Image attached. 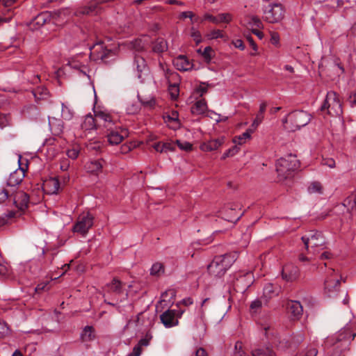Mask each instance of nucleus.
I'll return each mask as SVG.
<instances>
[{"mask_svg":"<svg viewBox=\"0 0 356 356\" xmlns=\"http://www.w3.org/2000/svg\"><path fill=\"white\" fill-rule=\"evenodd\" d=\"M279 289L277 287H275L271 283L266 284L264 287L262 297L264 299V303L267 304V302L270 298L277 296L279 293Z\"/></svg>","mask_w":356,"mask_h":356,"instance_id":"obj_22","label":"nucleus"},{"mask_svg":"<svg viewBox=\"0 0 356 356\" xmlns=\"http://www.w3.org/2000/svg\"><path fill=\"white\" fill-rule=\"evenodd\" d=\"M343 206L349 209H354L356 208V195L353 193L344 200Z\"/></svg>","mask_w":356,"mask_h":356,"instance_id":"obj_36","label":"nucleus"},{"mask_svg":"<svg viewBox=\"0 0 356 356\" xmlns=\"http://www.w3.org/2000/svg\"><path fill=\"white\" fill-rule=\"evenodd\" d=\"M49 18L47 13H42L38 15L30 23V28L36 30L44 25Z\"/></svg>","mask_w":356,"mask_h":356,"instance_id":"obj_23","label":"nucleus"},{"mask_svg":"<svg viewBox=\"0 0 356 356\" xmlns=\"http://www.w3.org/2000/svg\"><path fill=\"white\" fill-rule=\"evenodd\" d=\"M280 42V36L277 33L271 32L270 33V42L273 44L277 45Z\"/></svg>","mask_w":356,"mask_h":356,"instance_id":"obj_57","label":"nucleus"},{"mask_svg":"<svg viewBox=\"0 0 356 356\" xmlns=\"http://www.w3.org/2000/svg\"><path fill=\"white\" fill-rule=\"evenodd\" d=\"M300 167V161L296 156L289 154L281 157L276 162V171L279 181H284L292 177L293 172Z\"/></svg>","mask_w":356,"mask_h":356,"instance_id":"obj_1","label":"nucleus"},{"mask_svg":"<svg viewBox=\"0 0 356 356\" xmlns=\"http://www.w3.org/2000/svg\"><path fill=\"white\" fill-rule=\"evenodd\" d=\"M177 146L181 149L185 151H191L192 149V144L187 141L181 142L179 140L176 141Z\"/></svg>","mask_w":356,"mask_h":356,"instance_id":"obj_45","label":"nucleus"},{"mask_svg":"<svg viewBox=\"0 0 356 356\" xmlns=\"http://www.w3.org/2000/svg\"><path fill=\"white\" fill-rule=\"evenodd\" d=\"M301 239L305 244L307 254L315 256L325 248V241L321 232H310L302 236Z\"/></svg>","mask_w":356,"mask_h":356,"instance_id":"obj_2","label":"nucleus"},{"mask_svg":"<svg viewBox=\"0 0 356 356\" xmlns=\"http://www.w3.org/2000/svg\"><path fill=\"white\" fill-rule=\"evenodd\" d=\"M68 65L73 69L77 70H81V67H84L81 60H76L74 58H71V60H68Z\"/></svg>","mask_w":356,"mask_h":356,"instance_id":"obj_49","label":"nucleus"},{"mask_svg":"<svg viewBox=\"0 0 356 356\" xmlns=\"http://www.w3.org/2000/svg\"><path fill=\"white\" fill-rule=\"evenodd\" d=\"M322 164L333 168L335 167V161L331 158L325 159H323Z\"/></svg>","mask_w":356,"mask_h":356,"instance_id":"obj_59","label":"nucleus"},{"mask_svg":"<svg viewBox=\"0 0 356 356\" xmlns=\"http://www.w3.org/2000/svg\"><path fill=\"white\" fill-rule=\"evenodd\" d=\"M163 266L160 263L153 264L151 268V275H159L161 273H163Z\"/></svg>","mask_w":356,"mask_h":356,"instance_id":"obj_42","label":"nucleus"},{"mask_svg":"<svg viewBox=\"0 0 356 356\" xmlns=\"http://www.w3.org/2000/svg\"><path fill=\"white\" fill-rule=\"evenodd\" d=\"M285 16V8L280 3H270L263 10V19L268 23L280 22Z\"/></svg>","mask_w":356,"mask_h":356,"instance_id":"obj_4","label":"nucleus"},{"mask_svg":"<svg viewBox=\"0 0 356 356\" xmlns=\"http://www.w3.org/2000/svg\"><path fill=\"white\" fill-rule=\"evenodd\" d=\"M152 147L156 152L160 153H165L163 143H156L152 145Z\"/></svg>","mask_w":356,"mask_h":356,"instance_id":"obj_58","label":"nucleus"},{"mask_svg":"<svg viewBox=\"0 0 356 356\" xmlns=\"http://www.w3.org/2000/svg\"><path fill=\"white\" fill-rule=\"evenodd\" d=\"M240 24L251 31L255 29H264L261 20L257 15H245L241 19Z\"/></svg>","mask_w":356,"mask_h":356,"instance_id":"obj_12","label":"nucleus"},{"mask_svg":"<svg viewBox=\"0 0 356 356\" xmlns=\"http://www.w3.org/2000/svg\"><path fill=\"white\" fill-rule=\"evenodd\" d=\"M332 273L325 281V291L330 298H336L339 296L340 287V279L335 274V270L332 269Z\"/></svg>","mask_w":356,"mask_h":356,"instance_id":"obj_9","label":"nucleus"},{"mask_svg":"<svg viewBox=\"0 0 356 356\" xmlns=\"http://www.w3.org/2000/svg\"><path fill=\"white\" fill-rule=\"evenodd\" d=\"M49 127L54 135L60 136L63 132L64 125L63 122L56 118L49 120Z\"/></svg>","mask_w":356,"mask_h":356,"instance_id":"obj_26","label":"nucleus"},{"mask_svg":"<svg viewBox=\"0 0 356 356\" xmlns=\"http://www.w3.org/2000/svg\"><path fill=\"white\" fill-rule=\"evenodd\" d=\"M37 94H39L40 95V97H39L38 98H44L46 96H47L48 95V90L47 88H38L35 93H34V95L36 96Z\"/></svg>","mask_w":356,"mask_h":356,"instance_id":"obj_56","label":"nucleus"},{"mask_svg":"<svg viewBox=\"0 0 356 356\" xmlns=\"http://www.w3.org/2000/svg\"><path fill=\"white\" fill-rule=\"evenodd\" d=\"M263 302L261 299H256L251 302L250 307L252 311L257 312L261 308Z\"/></svg>","mask_w":356,"mask_h":356,"instance_id":"obj_50","label":"nucleus"},{"mask_svg":"<svg viewBox=\"0 0 356 356\" xmlns=\"http://www.w3.org/2000/svg\"><path fill=\"white\" fill-rule=\"evenodd\" d=\"M159 68L163 72L166 82L168 84V90L172 99H176L179 95V74L170 70L165 64L159 63Z\"/></svg>","mask_w":356,"mask_h":356,"instance_id":"obj_7","label":"nucleus"},{"mask_svg":"<svg viewBox=\"0 0 356 356\" xmlns=\"http://www.w3.org/2000/svg\"><path fill=\"white\" fill-rule=\"evenodd\" d=\"M246 39L248 41V42H249L250 45V47H252V50H254V51H257V50H258L257 45L255 43V42L254 41V40L252 38V36L251 35H248L246 37Z\"/></svg>","mask_w":356,"mask_h":356,"instance_id":"obj_62","label":"nucleus"},{"mask_svg":"<svg viewBox=\"0 0 356 356\" xmlns=\"http://www.w3.org/2000/svg\"><path fill=\"white\" fill-rule=\"evenodd\" d=\"M282 276L288 282L295 281L299 276L298 268L293 264H286L282 268Z\"/></svg>","mask_w":356,"mask_h":356,"instance_id":"obj_16","label":"nucleus"},{"mask_svg":"<svg viewBox=\"0 0 356 356\" xmlns=\"http://www.w3.org/2000/svg\"><path fill=\"white\" fill-rule=\"evenodd\" d=\"M332 256L333 254L330 252L324 251L320 254L319 258L321 260L330 259Z\"/></svg>","mask_w":356,"mask_h":356,"instance_id":"obj_64","label":"nucleus"},{"mask_svg":"<svg viewBox=\"0 0 356 356\" xmlns=\"http://www.w3.org/2000/svg\"><path fill=\"white\" fill-rule=\"evenodd\" d=\"M80 151L79 145L77 144L72 145L71 149H68V158L72 159H76Z\"/></svg>","mask_w":356,"mask_h":356,"instance_id":"obj_43","label":"nucleus"},{"mask_svg":"<svg viewBox=\"0 0 356 356\" xmlns=\"http://www.w3.org/2000/svg\"><path fill=\"white\" fill-rule=\"evenodd\" d=\"M308 191L309 193H323V187L320 182L314 181L312 182L310 186L308 187Z\"/></svg>","mask_w":356,"mask_h":356,"instance_id":"obj_40","label":"nucleus"},{"mask_svg":"<svg viewBox=\"0 0 356 356\" xmlns=\"http://www.w3.org/2000/svg\"><path fill=\"white\" fill-rule=\"evenodd\" d=\"M288 312L293 320L299 319L303 312V308L300 302L291 300L287 304Z\"/></svg>","mask_w":356,"mask_h":356,"instance_id":"obj_18","label":"nucleus"},{"mask_svg":"<svg viewBox=\"0 0 356 356\" xmlns=\"http://www.w3.org/2000/svg\"><path fill=\"white\" fill-rule=\"evenodd\" d=\"M239 150V148L236 145L232 148L227 149L222 155V159H225L227 157L232 156L236 154Z\"/></svg>","mask_w":356,"mask_h":356,"instance_id":"obj_52","label":"nucleus"},{"mask_svg":"<svg viewBox=\"0 0 356 356\" xmlns=\"http://www.w3.org/2000/svg\"><path fill=\"white\" fill-rule=\"evenodd\" d=\"M24 176L25 168L21 166L10 175L6 187L0 192V203L8 199L10 194L13 195V192L16 190L15 186L21 183Z\"/></svg>","mask_w":356,"mask_h":356,"instance_id":"obj_3","label":"nucleus"},{"mask_svg":"<svg viewBox=\"0 0 356 356\" xmlns=\"http://www.w3.org/2000/svg\"><path fill=\"white\" fill-rule=\"evenodd\" d=\"M82 129L86 130H92L98 129L96 118L91 114L86 115L85 119L81 124Z\"/></svg>","mask_w":356,"mask_h":356,"instance_id":"obj_27","label":"nucleus"},{"mask_svg":"<svg viewBox=\"0 0 356 356\" xmlns=\"http://www.w3.org/2000/svg\"><path fill=\"white\" fill-rule=\"evenodd\" d=\"M8 198L13 200V204L17 208L21 211H24L28 207L29 202V197L27 193L22 191H15L13 193L9 195Z\"/></svg>","mask_w":356,"mask_h":356,"instance_id":"obj_11","label":"nucleus"},{"mask_svg":"<svg viewBox=\"0 0 356 356\" xmlns=\"http://www.w3.org/2000/svg\"><path fill=\"white\" fill-rule=\"evenodd\" d=\"M250 278H251V273H247L245 275H240L239 278L237 279L236 284H234L235 286L238 287L239 282H241L245 280L246 279H250Z\"/></svg>","mask_w":356,"mask_h":356,"instance_id":"obj_61","label":"nucleus"},{"mask_svg":"<svg viewBox=\"0 0 356 356\" xmlns=\"http://www.w3.org/2000/svg\"><path fill=\"white\" fill-rule=\"evenodd\" d=\"M234 356H248L243 350L242 343L237 341L235 343V352Z\"/></svg>","mask_w":356,"mask_h":356,"instance_id":"obj_44","label":"nucleus"},{"mask_svg":"<svg viewBox=\"0 0 356 356\" xmlns=\"http://www.w3.org/2000/svg\"><path fill=\"white\" fill-rule=\"evenodd\" d=\"M56 78L58 79V81L59 83H60V80L63 78L65 79V70L64 68H59L56 72Z\"/></svg>","mask_w":356,"mask_h":356,"instance_id":"obj_60","label":"nucleus"},{"mask_svg":"<svg viewBox=\"0 0 356 356\" xmlns=\"http://www.w3.org/2000/svg\"><path fill=\"white\" fill-rule=\"evenodd\" d=\"M91 49H93L92 54H95L96 51L100 50L101 51L98 54L97 58L102 60H104L105 58H106L107 54L110 53L109 51L103 48L102 44H97L94 45Z\"/></svg>","mask_w":356,"mask_h":356,"instance_id":"obj_35","label":"nucleus"},{"mask_svg":"<svg viewBox=\"0 0 356 356\" xmlns=\"http://www.w3.org/2000/svg\"><path fill=\"white\" fill-rule=\"evenodd\" d=\"M225 143V137L211 139L201 144L200 149L204 152L218 149Z\"/></svg>","mask_w":356,"mask_h":356,"instance_id":"obj_20","label":"nucleus"},{"mask_svg":"<svg viewBox=\"0 0 356 356\" xmlns=\"http://www.w3.org/2000/svg\"><path fill=\"white\" fill-rule=\"evenodd\" d=\"M207 269L209 274L215 277H221L227 271V268L224 265L222 266V263L220 262V259H218L217 257H215L211 263L208 266Z\"/></svg>","mask_w":356,"mask_h":356,"instance_id":"obj_14","label":"nucleus"},{"mask_svg":"<svg viewBox=\"0 0 356 356\" xmlns=\"http://www.w3.org/2000/svg\"><path fill=\"white\" fill-rule=\"evenodd\" d=\"M94 113L98 128L104 127L106 129H111L114 127L112 116L108 113L101 110H95Z\"/></svg>","mask_w":356,"mask_h":356,"instance_id":"obj_10","label":"nucleus"},{"mask_svg":"<svg viewBox=\"0 0 356 356\" xmlns=\"http://www.w3.org/2000/svg\"><path fill=\"white\" fill-rule=\"evenodd\" d=\"M318 350L316 348L310 347L307 348L305 354V356H316Z\"/></svg>","mask_w":356,"mask_h":356,"instance_id":"obj_63","label":"nucleus"},{"mask_svg":"<svg viewBox=\"0 0 356 356\" xmlns=\"http://www.w3.org/2000/svg\"><path fill=\"white\" fill-rule=\"evenodd\" d=\"M10 124V117L4 115H0V127L3 128Z\"/></svg>","mask_w":356,"mask_h":356,"instance_id":"obj_51","label":"nucleus"},{"mask_svg":"<svg viewBox=\"0 0 356 356\" xmlns=\"http://www.w3.org/2000/svg\"><path fill=\"white\" fill-rule=\"evenodd\" d=\"M54 280L52 279L50 282H43L38 284V286L35 288V291L37 293H40L42 291H47L50 289V286H49L50 282H51Z\"/></svg>","mask_w":356,"mask_h":356,"instance_id":"obj_46","label":"nucleus"},{"mask_svg":"<svg viewBox=\"0 0 356 356\" xmlns=\"http://www.w3.org/2000/svg\"><path fill=\"white\" fill-rule=\"evenodd\" d=\"M175 67L179 71H188L193 68V64L184 55H180L173 60Z\"/></svg>","mask_w":356,"mask_h":356,"instance_id":"obj_21","label":"nucleus"},{"mask_svg":"<svg viewBox=\"0 0 356 356\" xmlns=\"http://www.w3.org/2000/svg\"><path fill=\"white\" fill-rule=\"evenodd\" d=\"M93 216L88 212L79 215L72 228L74 232L85 235L93 225Z\"/></svg>","mask_w":356,"mask_h":356,"instance_id":"obj_8","label":"nucleus"},{"mask_svg":"<svg viewBox=\"0 0 356 356\" xmlns=\"http://www.w3.org/2000/svg\"><path fill=\"white\" fill-rule=\"evenodd\" d=\"M165 153L172 152L175 149V144L170 142L163 143Z\"/></svg>","mask_w":356,"mask_h":356,"instance_id":"obj_55","label":"nucleus"},{"mask_svg":"<svg viewBox=\"0 0 356 356\" xmlns=\"http://www.w3.org/2000/svg\"><path fill=\"white\" fill-rule=\"evenodd\" d=\"M199 53H202V55L204 60L207 62H209L211 60L212 58V54L213 52L212 48L211 47H207L204 48L203 51H201V49H198L197 51Z\"/></svg>","mask_w":356,"mask_h":356,"instance_id":"obj_41","label":"nucleus"},{"mask_svg":"<svg viewBox=\"0 0 356 356\" xmlns=\"http://www.w3.org/2000/svg\"><path fill=\"white\" fill-rule=\"evenodd\" d=\"M238 254L237 252H232L223 255L216 256L218 259H220V262L222 263V266H225L227 270L231 267L234 262L237 259Z\"/></svg>","mask_w":356,"mask_h":356,"instance_id":"obj_24","label":"nucleus"},{"mask_svg":"<svg viewBox=\"0 0 356 356\" xmlns=\"http://www.w3.org/2000/svg\"><path fill=\"white\" fill-rule=\"evenodd\" d=\"M104 163V160H92L87 163L86 168L90 172L98 173L101 172Z\"/></svg>","mask_w":356,"mask_h":356,"instance_id":"obj_28","label":"nucleus"},{"mask_svg":"<svg viewBox=\"0 0 356 356\" xmlns=\"http://www.w3.org/2000/svg\"><path fill=\"white\" fill-rule=\"evenodd\" d=\"M107 131L108 141L113 145L120 144L125 137L128 136V131L125 129H121L119 131L113 127L111 129H107Z\"/></svg>","mask_w":356,"mask_h":356,"instance_id":"obj_13","label":"nucleus"},{"mask_svg":"<svg viewBox=\"0 0 356 356\" xmlns=\"http://www.w3.org/2000/svg\"><path fill=\"white\" fill-rule=\"evenodd\" d=\"M134 66L136 68L138 78L141 79L143 81L149 72V69L145 60L141 56H136L134 59Z\"/></svg>","mask_w":356,"mask_h":356,"instance_id":"obj_15","label":"nucleus"},{"mask_svg":"<svg viewBox=\"0 0 356 356\" xmlns=\"http://www.w3.org/2000/svg\"><path fill=\"white\" fill-rule=\"evenodd\" d=\"M252 356H276L270 347H257L252 350Z\"/></svg>","mask_w":356,"mask_h":356,"instance_id":"obj_29","label":"nucleus"},{"mask_svg":"<svg viewBox=\"0 0 356 356\" xmlns=\"http://www.w3.org/2000/svg\"><path fill=\"white\" fill-rule=\"evenodd\" d=\"M65 16L66 13L65 10H57L54 13V19L56 23H59L61 22L60 19H65Z\"/></svg>","mask_w":356,"mask_h":356,"instance_id":"obj_48","label":"nucleus"},{"mask_svg":"<svg viewBox=\"0 0 356 356\" xmlns=\"http://www.w3.org/2000/svg\"><path fill=\"white\" fill-rule=\"evenodd\" d=\"M207 37L209 40H213L218 38H225V35L223 31L220 29H213L207 35Z\"/></svg>","mask_w":356,"mask_h":356,"instance_id":"obj_39","label":"nucleus"},{"mask_svg":"<svg viewBox=\"0 0 356 356\" xmlns=\"http://www.w3.org/2000/svg\"><path fill=\"white\" fill-rule=\"evenodd\" d=\"M191 37L193 38V40L195 42L196 44H198L202 41V36H201L200 33L198 31L195 30L194 29H192Z\"/></svg>","mask_w":356,"mask_h":356,"instance_id":"obj_53","label":"nucleus"},{"mask_svg":"<svg viewBox=\"0 0 356 356\" xmlns=\"http://www.w3.org/2000/svg\"><path fill=\"white\" fill-rule=\"evenodd\" d=\"M95 338V329L92 326H86L81 334V339L83 342L93 341Z\"/></svg>","mask_w":356,"mask_h":356,"instance_id":"obj_30","label":"nucleus"},{"mask_svg":"<svg viewBox=\"0 0 356 356\" xmlns=\"http://www.w3.org/2000/svg\"><path fill=\"white\" fill-rule=\"evenodd\" d=\"M218 24L220 22L229 23L232 20V15L229 13H221L217 16Z\"/></svg>","mask_w":356,"mask_h":356,"instance_id":"obj_47","label":"nucleus"},{"mask_svg":"<svg viewBox=\"0 0 356 356\" xmlns=\"http://www.w3.org/2000/svg\"><path fill=\"white\" fill-rule=\"evenodd\" d=\"M152 49L156 53H163L168 50L167 42L163 38H158L153 44Z\"/></svg>","mask_w":356,"mask_h":356,"instance_id":"obj_33","label":"nucleus"},{"mask_svg":"<svg viewBox=\"0 0 356 356\" xmlns=\"http://www.w3.org/2000/svg\"><path fill=\"white\" fill-rule=\"evenodd\" d=\"M42 187L45 193L53 195L58 193L60 188V183L56 177H51L43 181Z\"/></svg>","mask_w":356,"mask_h":356,"instance_id":"obj_17","label":"nucleus"},{"mask_svg":"<svg viewBox=\"0 0 356 356\" xmlns=\"http://www.w3.org/2000/svg\"><path fill=\"white\" fill-rule=\"evenodd\" d=\"M264 118V113L258 112V113L256 115V118L252 122L253 127H257L259 124L261 123Z\"/></svg>","mask_w":356,"mask_h":356,"instance_id":"obj_54","label":"nucleus"},{"mask_svg":"<svg viewBox=\"0 0 356 356\" xmlns=\"http://www.w3.org/2000/svg\"><path fill=\"white\" fill-rule=\"evenodd\" d=\"M149 344V340L147 339H141L137 345H136L132 352L130 353L127 356H140L142 353V347L147 346Z\"/></svg>","mask_w":356,"mask_h":356,"instance_id":"obj_34","label":"nucleus"},{"mask_svg":"<svg viewBox=\"0 0 356 356\" xmlns=\"http://www.w3.org/2000/svg\"><path fill=\"white\" fill-rule=\"evenodd\" d=\"M312 115L307 111L299 110L289 113V125L286 129L295 131L309 123Z\"/></svg>","mask_w":356,"mask_h":356,"instance_id":"obj_6","label":"nucleus"},{"mask_svg":"<svg viewBox=\"0 0 356 356\" xmlns=\"http://www.w3.org/2000/svg\"><path fill=\"white\" fill-rule=\"evenodd\" d=\"M123 284L117 278H113L111 283L106 284V291L109 293L121 294L122 293Z\"/></svg>","mask_w":356,"mask_h":356,"instance_id":"obj_25","label":"nucleus"},{"mask_svg":"<svg viewBox=\"0 0 356 356\" xmlns=\"http://www.w3.org/2000/svg\"><path fill=\"white\" fill-rule=\"evenodd\" d=\"M321 110L322 111H327V113L332 116L341 115L343 111L339 95L334 91H329Z\"/></svg>","mask_w":356,"mask_h":356,"instance_id":"obj_5","label":"nucleus"},{"mask_svg":"<svg viewBox=\"0 0 356 356\" xmlns=\"http://www.w3.org/2000/svg\"><path fill=\"white\" fill-rule=\"evenodd\" d=\"M207 109V105L205 99L198 100L191 107V112L194 115H201L204 113Z\"/></svg>","mask_w":356,"mask_h":356,"instance_id":"obj_31","label":"nucleus"},{"mask_svg":"<svg viewBox=\"0 0 356 356\" xmlns=\"http://www.w3.org/2000/svg\"><path fill=\"white\" fill-rule=\"evenodd\" d=\"M138 97L139 98L140 102L144 106L149 108H152L154 107L156 104V101L154 97H149L148 98H143L140 95H138Z\"/></svg>","mask_w":356,"mask_h":356,"instance_id":"obj_38","label":"nucleus"},{"mask_svg":"<svg viewBox=\"0 0 356 356\" xmlns=\"http://www.w3.org/2000/svg\"><path fill=\"white\" fill-rule=\"evenodd\" d=\"M99 3L97 1H91L88 6L83 7L79 11L83 15H93L97 14L99 11Z\"/></svg>","mask_w":356,"mask_h":356,"instance_id":"obj_32","label":"nucleus"},{"mask_svg":"<svg viewBox=\"0 0 356 356\" xmlns=\"http://www.w3.org/2000/svg\"><path fill=\"white\" fill-rule=\"evenodd\" d=\"M175 310L168 309L160 316V318L166 327H171L178 324V320L175 318Z\"/></svg>","mask_w":356,"mask_h":356,"instance_id":"obj_19","label":"nucleus"},{"mask_svg":"<svg viewBox=\"0 0 356 356\" xmlns=\"http://www.w3.org/2000/svg\"><path fill=\"white\" fill-rule=\"evenodd\" d=\"M250 133L251 131L248 130L241 135L235 136L233 139V142L237 145H243L245 143L247 139L250 138Z\"/></svg>","mask_w":356,"mask_h":356,"instance_id":"obj_37","label":"nucleus"}]
</instances>
